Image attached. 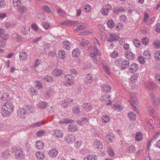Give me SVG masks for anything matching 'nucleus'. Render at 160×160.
I'll list each match as a JSON object with an SVG mask.
<instances>
[{
    "label": "nucleus",
    "mask_w": 160,
    "mask_h": 160,
    "mask_svg": "<svg viewBox=\"0 0 160 160\" xmlns=\"http://www.w3.org/2000/svg\"><path fill=\"white\" fill-rule=\"evenodd\" d=\"M110 97L108 95L105 96H104L101 98V100L102 101H106L107 100H108L109 101V102H108L107 103V105H110L111 104L112 102H111V100L110 99Z\"/></svg>",
    "instance_id": "obj_24"
},
{
    "label": "nucleus",
    "mask_w": 160,
    "mask_h": 160,
    "mask_svg": "<svg viewBox=\"0 0 160 160\" xmlns=\"http://www.w3.org/2000/svg\"><path fill=\"white\" fill-rule=\"evenodd\" d=\"M133 44L135 47L138 48L140 45V41L137 39H135L133 41Z\"/></svg>",
    "instance_id": "obj_50"
},
{
    "label": "nucleus",
    "mask_w": 160,
    "mask_h": 160,
    "mask_svg": "<svg viewBox=\"0 0 160 160\" xmlns=\"http://www.w3.org/2000/svg\"><path fill=\"white\" fill-rule=\"evenodd\" d=\"M107 24L109 28H112L114 26V22L112 20H109L107 22Z\"/></svg>",
    "instance_id": "obj_41"
},
{
    "label": "nucleus",
    "mask_w": 160,
    "mask_h": 160,
    "mask_svg": "<svg viewBox=\"0 0 160 160\" xmlns=\"http://www.w3.org/2000/svg\"><path fill=\"white\" fill-rule=\"evenodd\" d=\"M127 150L130 152H134L135 151V148L134 146L130 145L127 147Z\"/></svg>",
    "instance_id": "obj_36"
},
{
    "label": "nucleus",
    "mask_w": 160,
    "mask_h": 160,
    "mask_svg": "<svg viewBox=\"0 0 160 160\" xmlns=\"http://www.w3.org/2000/svg\"><path fill=\"white\" fill-rule=\"evenodd\" d=\"M53 135L56 137L61 138L63 137V134L62 131L58 130H55L53 132Z\"/></svg>",
    "instance_id": "obj_15"
},
{
    "label": "nucleus",
    "mask_w": 160,
    "mask_h": 160,
    "mask_svg": "<svg viewBox=\"0 0 160 160\" xmlns=\"http://www.w3.org/2000/svg\"><path fill=\"white\" fill-rule=\"evenodd\" d=\"M125 12L124 9L122 7L119 8L116 7L113 10L114 12L117 14H119L120 12Z\"/></svg>",
    "instance_id": "obj_16"
},
{
    "label": "nucleus",
    "mask_w": 160,
    "mask_h": 160,
    "mask_svg": "<svg viewBox=\"0 0 160 160\" xmlns=\"http://www.w3.org/2000/svg\"><path fill=\"white\" fill-rule=\"evenodd\" d=\"M48 104V103L41 101L38 104V107L40 109H44L46 107Z\"/></svg>",
    "instance_id": "obj_21"
},
{
    "label": "nucleus",
    "mask_w": 160,
    "mask_h": 160,
    "mask_svg": "<svg viewBox=\"0 0 160 160\" xmlns=\"http://www.w3.org/2000/svg\"><path fill=\"white\" fill-rule=\"evenodd\" d=\"M129 62L128 61H123L121 64V69L124 70L129 67Z\"/></svg>",
    "instance_id": "obj_12"
},
{
    "label": "nucleus",
    "mask_w": 160,
    "mask_h": 160,
    "mask_svg": "<svg viewBox=\"0 0 160 160\" xmlns=\"http://www.w3.org/2000/svg\"><path fill=\"white\" fill-rule=\"evenodd\" d=\"M58 151L56 149H52L49 151L48 154L49 156L52 158H55L57 155Z\"/></svg>",
    "instance_id": "obj_13"
},
{
    "label": "nucleus",
    "mask_w": 160,
    "mask_h": 160,
    "mask_svg": "<svg viewBox=\"0 0 160 160\" xmlns=\"http://www.w3.org/2000/svg\"><path fill=\"white\" fill-rule=\"evenodd\" d=\"M4 30L2 29H0V38H1L2 41H5L9 38V36L4 33Z\"/></svg>",
    "instance_id": "obj_7"
},
{
    "label": "nucleus",
    "mask_w": 160,
    "mask_h": 160,
    "mask_svg": "<svg viewBox=\"0 0 160 160\" xmlns=\"http://www.w3.org/2000/svg\"><path fill=\"white\" fill-rule=\"evenodd\" d=\"M142 138V135L141 133L138 132L136 133L135 136L136 139L138 141H139L141 140Z\"/></svg>",
    "instance_id": "obj_53"
},
{
    "label": "nucleus",
    "mask_w": 160,
    "mask_h": 160,
    "mask_svg": "<svg viewBox=\"0 0 160 160\" xmlns=\"http://www.w3.org/2000/svg\"><path fill=\"white\" fill-rule=\"evenodd\" d=\"M154 46L157 48H160V41L157 40L154 41Z\"/></svg>",
    "instance_id": "obj_61"
},
{
    "label": "nucleus",
    "mask_w": 160,
    "mask_h": 160,
    "mask_svg": "<svg viewBox=\"0 0 160 160\" xmlns=\"http://www.w3.org/2000/svg\"><path fill=\"white\" fill-rule=\"evenodd\" d=\"M107 151L108 154L110 156L112 157L114 156V153L111 148L110 147L108 148L107 149Z\"/></svg>",
    "instance_id": "obj_48"
},
{
    "label": "nucleus",
    "mask_w": 160,
    "mask_h": 160,
    "mask_svg": "<svg viewBox=\"0 0 160 160\" xmlns=\"http://www.w3.org/2000/svg\"><path fill=\"white\" fill-rule=\"evenodd\" d=\"M102 121L104 123H107L109 121V118L107 115L103 116L102 117Z\"/></svg>",
    "instance_id": "obj_43"
},
{
    "label": "nucleus",
    "mask_w": 160,
    "mask_h": 160,
    "mask_svg": "<svg viewBox=\"0 0 160 160\" xmlns=\"http://www.w3.org/2000/svg\"><path fill=\"white\" fill-rule=\"evenodd\" d=\"M82 107L87 111H90L92 108V106L91 103H85L82 105Z\"/></svg>",
    "instance_id": "obj_20"
},
{
    "label": "nucleus",
    "mask_w": 160,
    "mask_h": 160,
    "mask_svg": "<svg viewBox=\"0 0 160 160\" xmlns=\"http://www.w3.org/2000/svg\"><path fill=\"white\" fill-rule=\"evenodd\" d=\"M154 58L156 60H159L160 59V51L158 50L154 54Z\"/></svg>",
    "instance_id": "obj_47"
},
{
    "label": "nucleus",
    "mask_w": 160,
    "mask_h": 160,
    "mask_svg": "<svg viewBox=\"0 0 160 160\" xmlns=\"http://www.w3.org/2000/svg\"><path fill=\"white\" fill-rule=\"evenodd\" d=\"M12 152L17 159L21 160L24 158V152L20 148H13L12 149Z\"/></svg>",
    "instance_id": "obj_2"
},
{
    "label": "nucleus",
    "mask_w": 160,
    "mask_h": 160,
    "mask_svg": "<svg viewBox=\"0 0 160 160\" xmlns=\"http://www.w3.org/2000/svg\"><path fill=\"white\" fill-rule=\"evenodd\" d=\"M30 28L26 26H23L21 28L22 32L23 35H27L29 33Z\"/></svg>",
    "instance_id": "obj_14"
},
{
    "label": "nucleus",
    "mask_w": 160,
    "mask_h": 160,
    "mask_svg": "<svg viewBox=\"0 0 160 160\" xmlns=\"http://www.w3.org/2000/svg\"><path fill=\"white\" fill-rule=\"evenodd\" d=\"M139 62L141 64H144L145 62V58L142 56H139L138 58Z\"/></svg>",
    "instance_id": "obj_56"
},
{
    "label": "nucleus",
    "mask_w": 160,
    "mask_h": 160,
    "mask_svg": "<svg viewBox=\"0 0 160 160\" xmlns=\"http://www.w3.org/2000/svg\"><path fill=\"white\" fill-rule=\"evenodd\" d=\"M127 58L129 59H133L135 58V55L134 54L131 52H129L128 53L126 52L125 53Z\"/></svg>",
    "instance_id": "obj_29"
},
{
    "label": "nucleus",
    "mask_w": 160,
    "mask_h": 160,
    "mask_svg": "<svg viewBox=\"0 0 160 160\" xmlns=\"http://www.w3.org/2000/svg\"><path fill=\"white\" fill-rule=\"evenodd\" d=\"M13 3L15 6H18L21 4V1L19 0H13Z\"/></svg>",
    "instance_id": "obj_62"
},
{
    "label": "nucleus",
    "mask_w": 160,
    "mask_h": 160,
    "mask_svg": "<svg viewBox=\"0 0 160 160\" xmlns=\"http://www.w3.org/2000/svg\"><path fill=\"white\" fill-rule=\"evenodd\" d=\"M23 108L27 114L32 113L34 111L33 107L31 105H26L23 107Z\"/></svg>",
    "instance_id": "obj_6"
},
{
    "label": "nucleus",
    "mask_w": 160,
    "mask_h": 160,
    "mask_svg": "<svg viewBox=\"0 0 160 160\" xmlns=\"http://www.w3.org/2000/svg\"><path fill=\"white\" fill-rule=\"evenodd\" d=\"M88 157L89 160H97L98 159L97 156L93 155H90Z\"/></svg>",
    "instance_id": "obj_60"
},
{
    "label": "nucleus",
    "mask_w": 160,
    "mask_h": 160,
    "mask_svg": "<svg viewBox=\"0 0 160 160\" xmlns=\"http://www.w3.org/2000/svg\"><path fill=\"white\" fill-rule=\"evenodd\" d=\"M65 80L67 82L66 84H68L69 85H72L73 83V81L75 78L71 74L65 75Z\"/></svg>",
    "instance_id": "obj_5"
},
{
    "label": "nucleus",
    "mask_w": 160,
    "mask_h": 160,
    "mask_svg": "<svg viewBox=\"0 0 160 160\" xmlns=\"http://www.w3.org/2000/svg\"><path fill=\"white\" fill-rule=\"evenodd\" d=\"M109 12V11L106 10V9H105L103 8L101 10V13L103 15L105 16L108 14V13Z\"/></svg>",
    "instance_id": "obj_57"
},
{
    "label": "nucleus",
    "mask_w": 160,
    "mask_h": 160,
    "mask_svg": "<svg viewBox=\"0 0 160 160\" xmlns=\"http://www.w3.org/2000/svg\"><path fill=\"white\" fill-rule=\"evenodd\" d=\"M14 37L16 38L17 42H21L22 41L21 36L17 33L15 32L13 34Z\"/></svg>",
    "instance_id": "obj_46"
},
{
    "label": "nucleus",
    "mask_w": 160,
    "mask_h": 160,
    "mask_svg": "<svg viewBox=\"0 0 160 160\" xmlns=\"http://www.w3.org/2000/svg\"><path fill=\"white\" fill-rule=\"evenodd\" d=\"M89 43V42L88 40L86 41L83 42H81L79 44L80 47L83 49L84 48L85 46L87 45Z\"/></svg>",
    "instance_id": "obj_55"
},
{
    "label": "nucleus",
    "mask_w": 160,
    "mask_h": 160,
    "mask_svg": "<svg viewBox=\"0 0 160 160\" xmlns=\"http://www.w3.org/2000/svg\"><path fill=\"white\" fill-rule=\"evenodd\" d=\"M83 8L86 12H88L91 10V7L89 5H87L83 6Z\"/></svg>",
    "instance_id": "obj_51"
},
{
    "label": "nucleus",
    "mask_w": 160,
    "mask_h": 160,
    "mask_svg": "<svg viewBox=\"0 0 160 160\" xmlns=\"http://www.w3.org/2000/svg\"><path fill=\"white\" fill-rule=\"evenodd\" d=\"M91 54H93V55H101L100 51L98 49V48L95 46H94L93 49V51L92 53H91Z\"/></svg>",
    "instance_id": "obj_28"
},
{
    "label": "nucleus",
    "mask_w": 160,
    "mask_h": 160,
    "mask_svg": "<svg viewBox=\"0 0 160 160\" xmlns=\"http://www.w3.org/2000/svg\"><path fill=\"white\" fill-rule=\"evenodd\" d=\"M135 94L134 93H132L130 95L131 96V100H129V101L130 102L131 104V102H132V101H138L137 99L135 98Z\"/></svg>",
    "instance_id": "obj_58"
},
{
    "label": "nucleus",
    "mask_w": 160,
    "mask_h": 160,
    "mask_svg": "<svg viewBox=\"0 0 160 160\" xmlns=\"http://www.w3.org/2000/svg\"><path fill=\"white\" fill-rule=\"evenodd\" d=\"M9 96V94L7 92H4L3 93L1 97V99L2 101H6L8 100L9 98L8 97Z\"/></svg>",
    "instance_id": "obj_34"
},
{
    "label": "nucleus",
    "mask_w": 160,
    "mask_h": 160,
    "mask_svg": "<svg viewBox=\"0 0 160 160\" xmlns=\"http://www.w3.org/2000/svg\"><path fill=\"white\" fill-rule=\"evenodd\" d=\"M14 106L11 102H7L3 105L2 107V114L5 117L9 116L12 112Z\"/></svg>",
    "instance_id": "obj_1"
},
{
    "label": "nucleus",
    "mask_w": 160,
    "mask_h": 160,
    "mask_svg": "<svg viewBox=\"0 0 160 160\" xmlns=\"http://www.w3.org/2000/svg\"><path fill=\"white\" fill-rule=\"evenodd\" d=\"M143 57L145 59H149L151 58L150 52L148 50L145 51L143 53Z\"/></svg>",
    "instance_id": "obj_30"
},
{
    "label": "nucleus",
    "mask_w": 160,
    "mask_h": 160,
    "mask_svg": "<svg viewBox=\"0 0 160 160\" xmlns=\"http://www.w3.org/2000/svg\"><path fill=\"white\" fill-rule=\"evenodd\" d=\"M44 143L40 141H38L36 144V147L39 149H42L43 148Z\"/></svg>",
    "instance_id": "obj_25"
},
{
    "label": "nucleus",
    "mask_w": 160,
    "mask_h": 160,
    "mask_svg": "<svg viewBox=\"0 0 160 160\" xmlns=\"http://www.w3.org/2000/svg\"><path fill=\"white\" fill-rule=\"evenodd\" d=\"M147 88L148 89H152L156 87L155 83L151 82L147 83L146 85Z\"/></svg>",
    "instance_id": "obj_19"
},
{
    "label": "nucleus",
    "mask_w": 160,
    "mask_h": 160,
    "mask_svg": "<svg viewBox=\"0 0 160 160\" xmlns=\"http://www.w3.org/2000/svg\"><path fill=\"white\" fill-rule=\"evenodd\" d=\"M147 110L149 114L154 118H155L156 113L153 108L151 106L148 107Z\"/></svg>",
    "instance_id": "obj_9"
},
{
    "label": "nucleus",
    "mask_w": 160,
    "mask_h": 160,
    "mask_svg": "<svg viewBox=\"0 0 160 160\" xmlns=\"http://www.w3.org/2000/svg\"><path fill=\"white\" fill-rule=\"evenodd\" d=\"M42 9L48 13H50L51 12V9L47 5H43L42 7Z\"/></svg>",
    "instance_id": "obj_45"
},
{
    "label": "nucleus",
    "mask_w": 160,
    "mask_h": 160,
    "mask_svg": "<svg viewBox=\"0 0 160 160\" xmlns=\"http://www.w3.org/2000/svg\"><path fill=\"white\" fill-rule=\"evenodd\" d=\"M73 113H76L77 115H79L80 113V111L78 106H74L73 107Z\"/></svg>",
    "instance_id": "obj_35"
},
{
    "label": "nucleus",
    "mask_w": 160,
    "mask_h": 160,
    "mask_svg": "<svg viewBox=\"0 0 160 160\" xmlns=\"http://www.w3.org/2000/svg\"><path fill=\"white\" fill-rule=\"evenodd\" d=\"M37 158L38 159H43L44 158L45 156L44 153L41 152H38L36 154Z\"/></svg>",
    "instance_id": "obj_26"
},
{
    "label": "nucleus",
    "mask_w": 160,
    "mask_h": 160,
    "mask_svg": "<svg viewBox=\"0 0 160 160\" xmlns=\"http://www.w3.org/2000/svg\"><path fill=\"white\" fill-rule=\"evenodd\" d=\"M27 10V8L25 6H21L18 8V11L21 13H23L25 12Z\"/></svg>",
    "instance_id": "obj_39"
},
{
    "label": "nucleus",
    "mask_w": 160,
    "mask_h": 160,
    "mask_svg": "<svg viewBox=\"0 0 160 160\" xmlns=\"http://www.w3.org/2000/svg\"><path fill=\"white\" fill-rule=\"evenodd\" d=\"M114 107L116 110L118 109L119 110H121L123 108V107L122 105L118 104H115Z\"/></svg>",
    "instance_id": "obj_64"
},
{
    "label": "nucleus",
    "mask_w": 160,
    "mask_h": 160,
    "mask_svg": "<svg viewBox=\"0 0 160 160\" xmlns=\"http://www.w3.org/2000/svg\"><path fill=\"white\" fill-rule=\"evenodd\" d=\"M73 120L69 119H63L60 120L59 122L60 123L65 124L69 123L72 122Z\"/></svg>",
    "instance_id": "obj_37"
},
{
    "label": "nucleus",
    "mask_w": 160,
    "mask_h": 160,
    "mask_svg": "<svg viewBox=\"0 0 160 160\" xmlns=\"http://www.w3.org/2000/svg\"><path fill=\"white\" fill-rule=\"evenodd\" d=\"M17 112L18 115L20 118H26L27 113L23 108H19L18 109Z\"/></svg>",
    "instance_id": "obj_3"
},
{
    "label": "nucleus",
    "mask_w": 160,
    "mask_h": 160,
    "mask_svg": "<svg viewBox=\"0 0 160 160\" xmlns=\"http://www.w3.org/2000/svg\"><path fill=\"white\" fill-rule=\"evenodd\" d=\"M95 147L98 149H102L103 146L102 142L98 140H96L94 142Z\"/></svg>",
    "instance_id": "obj_17"
},
{
    "label": "nucleus",
    "mask_w": 160,
    "mask_h": 160,
    "mask_svg": "<svg viewBox=\"0 0 160 160\" xmlns=\"http://www.w3.org/2000/svg\"><path fill=\"white\" fill-rule=\"evenodd\" d=\"M70 101L72 102L73 101V100L72 99L70 100V99H69L68 100L67 99L66 100H62L61 102V105L64 108H65L68 107V104H69V102Z\"/></svg>",
    "instance_id": "obj_10"
},
{
    "label": "nucleus",
    "mask_w": 160,
    "mask_h": 160,
    "mask_svg": "<svg viewBox=\"0 0 160 160\" xmlns=\"http://www.w3.org/2000/svg\"><path fill=\"white\" fill-rule=\"evenodd\" d=\"M79 49L76 48L72 51V54L73 57H79V55L80 53V52L79 51Z\"/></svg>",
    "instance_id": "obj_32"
},
{
    "label": "nucleus",
    "mask_w": 160,
    "mask_h": 160,
    "mask_svg": "<svg viewBox=\"0 0 160 160\" xmlns=\"http://www.w3.org/2000/svg\"><path fill=\"white\" fill-rule=\"evenodd\" d=\"M68 128L69 130L71 132H74L78 130L77 127L74 125H69Z\"/></svg>",
    "instance_id": "obj_44"
},
{
    "label": "nucleus",
    "mask_w": 160,
    "mask_h": 160,
    "mask_svg": "<svg viewBox=\"0 0 160 160\" xmlns=\"http://www.w3.org/2000/svg\"><path fill=\"white\" fill-rule=\"evenodd\" d=\"M10 155V151L8 150H7L2 153V157L5 158H7Z\"/></svg>",
    "instance_id": "obj_42"
},
{
    "label": "nucleus",
    "mask_w": 160,
    "mask_h": 160,
    "mask_svg": "<svg viewBox=\"0 0 160 160\" xmlns=\"http://www.w3.org/2000/svg\"><path fill=\"white\" fill-rule=\"evenodd\" d=\"M87 28L86 26L83 25H79L78 26L77 28L74 31L78 32L83 29H86Z\"/></svg>",
    "instance_id": "obj_49"
},
{
    "label": "nucleus",
    "mask_w": 160,
    "mask_h": 160,
    "mask_svg": "<svg viewBox=\"0 0 160 160\" xmlns=\"http://www.w3.org/2000/svg\"><path fill=\"white\" fill-rule=\"evenodd\" d=\"M132 101V102H131V104L132 106L133 107L134 110L137 112H139V110L137 107L138 104V101L135 100H133Z\"/></svg>",
    "instance_id": "obj_27"
},
{
    "label": "nucleus",
    "mask_w": 160,
    "mask_h": 160,
    "mask_svg": "<svg viewBox=\"0 0 160 160\" xmlns=\"http://www.w3.org/2000/svg\"><path fill=\"white\" fill-rule=\"evenodd\" d=\"M63 47L64 48L66 49L69 50L70 48V43L68 41H66L63 42Z\"/></svg>",
    "instance_id": "obj_40"
},
{
    "label": "nucleus",
    "mask_w": 160,
    "mask_h": 160,
    "mask_svg": "<svg viewBox=\"0 0 160 160\" xmlns=\"http://www.w3.org/2000/svg\"><path fill=\"white\" fill-rule=\"evenodd\" d=\"M28 54L26 52L22 51L19 53V58L23 60H26L27 59Z\"/></svg>",
    "instance_id": "obj_23"
},
{
    "label": "nucleus",
    "mask_w": 160,
    "mask_h": 160,
    "mask_svg": "<svg viewBox=\"0 0 160 160\" xmlns=\"http://www.w3.org/2000/svg\"><path fill=\"white\" fill-rule=\"evenodd\" d=\"M107 139L110 142H112L114 138V136L112 133H110L106 136Z\"/></svg>",
    "instance_id": "obj_31"
},
{
    "label": "nucleus",
    "mask_w": 160,
    "mask_h": 160,
    "mask_svg": "<svg viewBox=\"0 0 160 160\" xmlns=\"http://www.w3.org/2000/svg\"><path fill=\"white\" fill-rule=\"evenodd\" d=\"M129 71L131 72H135L138 69V65L135 63H133L129 67Z\"/></svg>",
    "instance_id": "obj_11"
},
{
    "label": "nucleus",
    "mask_w": 160,
    "mask_h": 160,
    "mask_svg": "<svg viewBox=\"0 0 160 160\" xmlns=\"http://www.w3.org/2000/svg\"><path fill=\"white\" fill-rule=\"evenodd\" d=\"M35 85L36 87L40 89L42 88L43 85L42 83H40L39 81H36L35 82Z\"/></svg>",
    "instance_id": "obj_54"
},
{
    "label": "nucleus",
    "mask_w": 160,
    "mask_h": 160,
    "mask_svg": "<svg viewBox=\"0 0 160 160\" xmlns=\"http://www.w3.org/2000/svg\"><path fill=\"white\" fill-rule=\"evenodd\" d=\"M93 79L92 76L90 74H88L85 79L84 81L87 83H90L92 82Z\"/></svg>",
    "instance_id": "obj_18"
},
{
    "label": "nucleus",
    "mask_w": 160,
    "mask_h": 160,
    "mask_svg": "<svg viewBox=\"0 0 160 160\" xmlns=\"http://www.w3.org/2000/svg\"><path fill=\"white\" fill-rule=\"evenodd\" d=\"M119 38V36L116 33H110V36H108L107 41L109 42L115 41L118 39Z\"/></svg>",
    "instance_id": "obj_4"
},
{
    "label": "nucleus",
    "mask_w": 160,
    "mask_h": 160,
    "mask_svg": "<svg viewBox=\"0 0 160 160\" xmlns=\"http://www.w3.org/2000/svg\"><path fill=\"white\" fill-rule=\"evenodd\" d=\"M101 88L102 91L106 93L109 92L111 89V88L110 86L106 84L102 85L101 86Z\"/></svg>",
    "instance_id": "obj_8"
},
{
    "label": "nucleus",
    "mask_w": 160,
    "mask_h": 160,
    "mask_svg": "<svg viewBox=\"0 0 160 160\" xmlns=\"http://www.w3.org/2000/svg\"><path fill=\"white\" fill-rule=\"evenodd\" d=\"M103 8L106 9V10L109 11V12L112 9V7L110 4H106L105 5V7H103Z\"/></svg>",
    "instance_id": "obj_63"
},
{
    "label": "nucleus",
    "mask_w": 160,
    "mask_h": 160,
    "mask_svg": "<svg viewBox=\"0 0 160 160\" xmlns=\"http://www.w3.org/2000/svg\"><path fill=\"white\" fill-rule=\"evenodd\" d=\"M65 52L64 50H61L59 51L58 56L60 59H64L65 57Z\"/></svg>",
    "instance_id": "obj_33"
},
{
    "label": "nucleus",
    "mask_w": 160,
    "mask_h": 160,
    "mask_svg": "<svg viewBox=\"0 0 160 160\" xmlns=\"http://www.w3.org/2000/svg\"><path fill=\"white\" fill-rule=\"evenodd\" d=\"M43 80H46L48 82H52L53 81V78L52 77L48 76L42 79Z\"/></svg>",
    "instance_id": "obj_52"
},
{
    "label": "nucleus",
    "mask_w": 160,
    "mask_h": 160,
    "mask_svg": "<svg viewBox=\"0 0 160 160\" xmlns=\"http://www.w3.org/2000/svg\"><path fill=\"white\" fill-rule=\"evenodd\" d=\"M128 116L131 120L134 121L136 118V114L132 112H130L128 114Z\"/></svg>",
    "instance_id": "obj_38"
},
{
    "label": "nucleus",
    "mask_w": 160,
    "mask_h": 160,
    "mask_svg": "<svg viewBox=\"0 0 160 160\" xmlns=\"http://www.w3.org/2000/svg\"><path fill=\"white\" fill-rule=\"evenodd\" d=\"M52 73L53 76H58L62 74L63 71L59 69H56L53 70Z\"/></svg>",
    "instance_id": "obj_22"
},
{
    "label": "nucleus",
    "mask_w": 160,
    "mask_h": 160,
    "mask_svg": "<svg viewBox=\"0 0 160 160\" xmlns=\"http://www.w3.org/2000/svg\"><path fill=\"white\" fill-rule=\"evenodd\" d=\"M42 26L45 29H48L49 28L50 26L49 23L45 22H44L42 23Z\"/></svg>",
    "instance_id": "obj_59"
}]
</instances>
